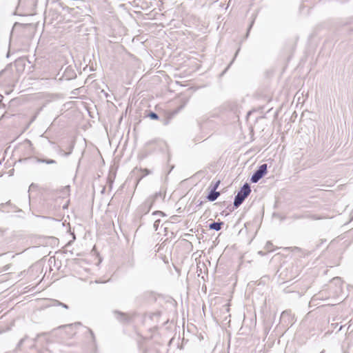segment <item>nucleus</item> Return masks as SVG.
Masks as SVG:
<instances>
[{
	"label": "nucleus",
	"mask_w": 353,
	"mask_h": 353,
	"mask_svg": "<svg viewBox=\"0 0 353 353\" xmlns=\"http://www.w3.org/2000/svg\"><path fill=\"white\" fill-rule=\"evenodd\" d=\"M250 192L251 189L249 184L247 183H245L241 189L238 192L237 194L235 196L234 201V207L238 208L240 206Z\"/></svg>",
	"instance_id": "nucleus-1"
},
{
	"label": "nucleus",
	"mask_w": 353,
	"mask_h": 353,
	"mask_svg": "<svg viewBox=\"0 0 353 353\" xmlns=\"http://www.w3.org/2000/svg\"><path fill=\"white\" fill-rule=\"evenodd\" d=\"M160 196L159 194H155L154 196L147 199L145 202L140 206V211L143 214H147L150 210L157 197Z\"/></svg>",
	"instance_id": "nucleus-2"
},
{
	"label": "nucleus",
	"mask_w": 353,
	"mask_h": 353,
	"mask_svg": "<svg viewBox=\"0 0 353 353\" xmlns=\"http://www.w3.org/2000/svg\"><path fill=\"white\" fill-rule=\"evenodd\" d=\"M267 164L264 163L259 166L258 170L252 174L251 181L252 183H257L266 173Z\"/></svg>",
	"instance_id": "nucleus-3"
},
{
	"label": "nucleus",
	"mask_w": 353,
	"mask_h": 353,
	"mask_svg": "<svg viewBox=\"0 0 353 353\" xmlns=\"http://www.w3.org/2000/svg\"><path fill=\"white\" fill-rule=\"evenodd\" d=\"M220 193L219 192H216L215 190H211V192L208 195L207 198L210 201H215L218 196H219Z\"/></svg>",
	"instance_id": "nucleus-4"
},
{
	"label": "nucleus",
	"mask_w": 353,
	"mask_h": 353,
	"mask_svg": "<svg viewBox=\"0 0 353 353\" xmlns=\"http://www.w3.org/2000/svg\"><path fill=\"white\" fill-rule=\"evenodd\" d=\"M221 225H222V223L213 222V223L210 224L209 228L211 230L219 231L221 228Z\"/></svg>",
	"instance_id": "nucleus-5"
},
{
	"label": "nucleus",
	"mask_w": 353,
	"mask_h": 353,
	"mask_svg": "<svg viewBox=\"0 0 353 353\" xmlns=\"http://www.w3.org/2000/svg\"><path fill=\"white\" fill-rule=\"evenodd\" d=\"M117 319H119V320L121 321H127L128 319V314H124V313H120V312H117Z\"/></svg>",
	"instance_id": "nucleus-6"
},
{
	"label": "nucleus",
	"mask_w": 353,
	"mask_h": 353,
	"mask_svg": "<svg viewBox=\"0 0 353 353\" xmlns=\"http://www.w3.org/2000/svg\"><path fill=\"white\" fill-rule=\"evenodd\" d=\"M38 161L46 163L47 164H54L56 163V161L52 159H39Z\"/></svg>",
	"instance_id": "nucleus-7"
},
{
	"label": "nucleus",
	"mask_w": 353,
	"mask_h": 353,
	"mask_svg": "<svg viewBox=\"0 0 353 353\" xmlns=\"http://www.w3.org/2000/svg\"><path fill=\"white\" fill-rule=\"evenodd\" d=\"M149 117L153 119H157L158 118V115L154 112H150L149 114Z\"/></svg>",
	"instance_id": "nucleus-8"
},
{
	"label": "nucleus",
	"mask_w": 353,
	"mask_h": 353,
	"mask_svg": "<svg viewBox=\"0 0 353 353\" xmlns=\"http://www.w3.org/2000/svg\"><path fill=\"white\" fill-rule=\"evenodd\" d=\"M310 217L311 219H314V220H319V219H325V216L321 217V216H318L316 215H312Z\"/></svg>",
	"instance_id": "nucleus-9"
},
{
	"label": "nucleus",
	"mask_w": 353,
	"mask_h": 353,
	"mask_svg": "<svg viewBox=\"0 0 353 353\" xmlns=\"http://www.w3.org/2000/svg\"><path fill=\"white\" fill-rule=\"evenodd\" d=\"M56 303L57 305H61L63 307L65 308V309H68V306L63 303H60L57 301H56Z\"/></svg>",
	"instance_id": "nucleus-10"
},
{
	"label": "nucleus",
	"mask_w": 353,
	"mask_h": 353,
	"mask_svg": "<svg viewBox=\"0 0 353 353\" xmlns=\"http://www.w3.org/2000/svg\"><path fill=\"white\" fill-rule=\"evenodd\" d=\"M159 223V220H157V221H155V222H154V228H155V230H157V228H158Z\"/></svg>",
	"instance_id": "nucleus-11"
},
{
	"label": "nucleus",
	"mask_w": 353,
	"mask_h": 353,
	"mask_svg": "<svg viewBox=\"0 0 353 353\" xmlns=\"http://www.w3.org/2000/svg\"><path fill=\"white\" fill-rule=\"evenodd\" d=\"M271 245H272V243L270 242H268L266 243L265 247H266L267 249H270V248H271Z\"/></svg>",
	"instance_id": "nucleus-12"
},
{
	"label": "nucleus",
	"mask_w": 353,
	"mask_h": 353,
	"mask_svg": "<svg viewBox=\"0 0 353 353\" xmlns=\"http://www.w3.org/2000/svg\"><path fill=\"white\" fill-rule=\"evenodd\" d=\"M153 214H163V212L161 211H157V212H154Z\"/></svg>",
	"instance_id": "nucleus-13"
},
{
	"label": "nucleus",
	"mask_w": 353,
	"mask_h": 353,
	"mask_svg": "<svg viewBox=\"0 0 353 353\" xmlns=\"http://www.w3.org/2000/svg\"><path fill=\"white\" fill-rule=\"evenodd\" d=\"M219 184V181H218V182L215 184V185L214 186L213 190H216V189L217 188V187H218Z\"/></svg>",
	"instance_id": "nucleus-14"
},
{
	"label": "nucleus",
	"mask_w": 353,
	"mask_h": 353,
	"mask_svg": "<svg viewBox=\"0 0 353 353\" xmlns=\"http://www.w3.org/2000/svg\"><path fill=\"white\" fill-rule=\"evenodd\" d=\"M294 249L296 250H299V248H294Z\"/></svg>",
	"instance_id": "nucleus-15"
}]
</instances>
